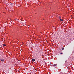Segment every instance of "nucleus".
Returning <instances> with one entry per match:
<instances>
[{"label":"nucleus","mask_w":74,"mask_h":74,"mask_svg":"<svg viewBox=\"0 0 74 74\" xmlns=\"http://www.w3.org/2000/svg\"><path fill=\"white\" fill-rule=\"evenodd\" d=\"M1 61V62H4V59H1L0 60Z\"/></svg>","instance_id":"1"},{"label":"nucleus","mask_w":74,"mask_h":74,"mask_svg":"<svg viewBox=\"0 0 74 74\" xmlns=\"http://www.w3.org/2000/svg\"><path fill=\"white\" fill-rule=\"evenodd\" d=\"M57 66V64H55L53 65V67H54L55 66Z\"/></svg>","instance_id":"2"},{"label":"nucleus","mask_w":74,"mask_h":74,"mask_svg":"<svg viewBox=\"0 0 74 74\" xmlns=\"http://www.w3.org/2000/svg\"><path fill=\"white\" fill-rule=\"evenodd\" d=\"M32 62H35V59H33L32 60Z\"/></svg>","instance_id":"3"},{"label":"nucleus","mask_w":74,"mask_h":74,"mask_svg":"<svg viewBox=\"0 0 74 74\" xmlns=\"http://www.w3.org/2000/svg\"><path fill=\"white\" fill-rule=\"evenodd\" d=\"M60 21H61V22H63V19H60Z\"/></svg>","instance_id":"4"},{"label":"nucleus","mask_w":74,"mask_h":74,"mask_svg":"<svg viewBox=\"0 0 74 74\" xmlns=\"http://www.w3.org/2000/svg\"><path fill=\"white\" fill-rule=\"evenodd\" d=\"M62 51L64 50V47H63L62 48Z\"/></svg>","instance_id":"5"},{"label":"nucleus","mask_w":74,"mask_h":74,"mask_svg":"<svg viewBox=\"0 0 74 74\" xmlns=\"http://www.w3.org/2000/svg\"><path fill=\"white\" fill-rule=\"evenodd\" d=\"M3 46H4V47H5L6 45L5 44H3Z\"/></svg>","instance_id":"6"},{"label":"nucleus","mask_w":74,"mask_h":74,"mask_svg":"<svg viewBox=\"0 0 74 74\" xmlns=\"http://www.w3.org/2000/svg\"><path fill=\"white\" fill-rule=\"evenodd\" d=\"M60 54H63V53H62V52H61L60 53Z\"/></svg>","instance_id":"7"},{"label":"nucleus","mask_w":74,"mask_h":74,"mask_svg":"<svg viewBox=\"0 0 74 74\" xmlns=\"http://www.w3.org/2000/svg\"><path fill=\"white\" fill-rule=\"evenodd\" d=\"M60 18L61 17H59Z\"/></svg>","instance_id":"8"}]
</instances>
